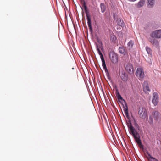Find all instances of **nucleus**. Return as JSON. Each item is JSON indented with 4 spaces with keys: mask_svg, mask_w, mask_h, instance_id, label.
Returning <instances> with one entry per match:
<instances>
[{
    "mask_svg": "<svg viewBox=\"0 0 161 161\" xmlns=\"http://www.w3.org/2000/svg\"><path fill=\"white\" fill-rule=\"evenodd\" d=\"M85 9V10L87 9V7L86 5V4L84 3L83 5L82 6Z\"/></svg>",
    "mask_w": 161,
    "mask_h": 161,
    "instance_id": "nucleus-26",
    "label": "nucleus"
},
{
    "mask_svg": "<svg viewBox=\"0 0 161 161\" xmlns=\"http://www.w3.org/2000/svg\"><path fill=\"white\" fill-rule=\"evenodd\" d=\"M139 114L140 118L142 119H145L147 115V112L144 108H142L141 110L140 109L139 111Z\"/></svg>",
    "mask_w": 161,
    "mask_h": 161,
    "instance_id": "nucleus-8",
    "label": "nucleus"
},
{
    "mask_svg": "<svg viewBox=\"0 0 161 161\" xmlns=\"http://www.w3.org/2000/svg\"><path fill=\"white\" fill-rule=\"evenodd\" d=\"M134 41L132 40L130 41L128 43L127 45L129 49L131 48L134 44Z\"/></svg>",
    "mask_w": 161,
    "mask_h": 161,
    "instance_id": "nucleus-19",
    "label": "nucleus"
},
{
    "mask_svg": "<svg viewBox=\"0 0 161 161\" xmlns=\"http://www.w3.org/2000/svg\"><path fill=\"white\" fill-rule=\"evenodd\" d=\"M146 156L148 161H158L157 159L152 157L148 153H147V155H146Z\"/></svg>",
    "mask_w": 161,
    "mask_h": 161,
    "instance_id": "nucleus-13",
    "label": "nucleus"
},
{
    "mask_svg": "<svg viewBox=\"0 0 161 161\" xmlns=\"http://www.w3.org/2000/svg\"><path fill=\"white\" fill-rule=\"evenodd\" d=\"M102 66H103V68L105 70L106 73L108 74V71L107 69V67H106V65L105 61H102Z\"/></svg>",
    "mask_w": 161,
    "mask_h": 161,
    "instance_id": "nucleus-17",
    "label": "nucleus"
},
{
    "mask_svg": "<svg viewBox=\"0 0 161 161\" xmlns=\"http://www.w3.org/2000/svg\"><path fill=\"white\" fill-rule=\"evenodd\" d=\"M117 22L118 24V25L122 27L124 26V23L123 21V20L120 19H118L117 20Z\"/></svg>",
    "mask_w": 161,
    "mask_h": 161,
    "instance_id": "nucleus-16",
    "label": "nucleus"
},
{
    "mask_svg": "<svg viewBox=\"0 0 161 161\" xmlns=\"http://www.w3.org/2000/svg\"><path fill=\"white\" fill-rule=\"evenodd\" d=\"M81 3L82 4V6L83 5L84 3L86 4V3L84 1V0H81L80 1Z\"/></svg>",
    "mask_w": 161,
    "mask_h": 161,
    "instance_id": "nucleus-28",
    "label": "nucleus"
},
{
    "mask_svg": "<svg viewBox=\"0 0 161 161\" xmlns=\"http://www.w3.org/2000/svg\"><path fill=\"white\" fill-rule=\"evenodd\" d=\"M81 9L83 10V8L81 7Z\"/></svg>",
    "mask_w": 161,
    "mask_h": 161,
    "instance_id": "nucleus-29",
    "label": "nucleus"
},
{
    "mask_svg": "<svg viewBox=\"0 0 161 161\" xmlns=\"http://www.w3.org/2000/svg\"><path fill=\"white\" fill-rule=\"evenodd\" d=\"M152 115L155 120L158 121L161 119V114L158 111H153Z\"/></svg>",
    "mask_w": 161,
    "mask_h": 161,
    "instance_id": "nucleus-10",
    "label": "nucleus"
},
{
    "mask_svg": "<svg viewBox=\"0 0 161 161\" xmlns=\"http://www.w3.org/2000/svg\"><path fill=\"white\" fill-rule=\"evenodd\" d=\"M100 7L101 8V12L103 13L105 11V6L103 3H101L100 4Z\"/></svg>",
    "mask_w": 161,
    "mask_h": 161,
    "instance_id": "nucleus-21",
    "label": "nucleus"
},
{
    "mask_svg": "<svg viewBox=\"0 0 161 161\" xmlns=\"http://www.w3.org/2000/svg\"><path fill=\"white\" fill-rule=\"evenodd\" d=\"M150 42L154 46L156 47H158L159 45V42L156 39H149Z\"/></svg>",
    "mask_w": 161,
    "mask_h": 161,
    "instance_id": "nucleus-11",
    "label": "nucleus"
},
{
    "mask_svg": "<svg viewBox=\"0 0 161 161\" xmlns=\"http://www.w3.org/2000/svg\"><path fill=\"white\" fill-rule=\"evenodd\" d=\"M121 78L122 80L124 81H126L128 79L127 76L125 74H122Z\"/></svg>",
    "mask_w": 161,
    "mask_h": 161,
    "instance_id": "nucleus-18",
    "label": "nucleus"
},
{
    "mask_svg": "<svg viewBox=\"0 0 161 161\" xmlns=\"http://www.w3.org/2000/svg\"><path fill=\"white\" fill-rule=\"evenodd\" d=\"M125 69L130 74H132L134 73L133 66L130 63H128L126 64Z\"/></svg>",
    "mask_w": 161,
    "mask_h": 161,
    "instance_id": "nucleus-6",
    "label": "nucleus"
},
{
    "mask_svg": "<svg viewBox=\"0 0 161 161\" xmlns=\"http://www.w3.org/2000/svg\"><path fill=\"white\" fill-rule=\"evenodd\" d=\"M153 104L155 105H157L158 102V94L155 92L153 93V98L152 100Z\"/></svg>",
    "mask_w": 161,
    "mask_h": 161,
    "instance_id": "nucleus-9",
    "label": "nucleus"
},
{
    "mask_svg": "<svg viewBox=\"0 0 161 161\" xmlns=\"http://www.w3.org/2000/svg\"><path fill=\"white\" fill-rule=\"evenodd\" d=\"M155 0H147V6L150 8L153 7L155 3Z\"/></svg>",
    "mask_w": 161,
    "mask_h": 161,
    "instance_id": "nucleus-14",
    "label": "nucleus"
},
{
    "mask_svg": "<svg viewBox=\"0 0 161 161\" xmlns=\"http://www.w3.org/2000/svg\"><path fill=\"white\" fill-rule=\"evenodd\" d=\"M136 76L140 80H142L144 77L145 75L143 69L141 68H137L136 70Z\"/></svg>",
    "mask_w": 161,
    "mask_h": 161,
    "instance_id": "nucleus-5",
    "label": "nucleus"
},
{
    "mask_svg": "<svg viewBox=\"0 0 161 161\" xmlns=\"http://www.w3.org/2000/svg\"><path fill=\"white\" fill-rule=\"evenodd\" d=\"M148 122L150 124H152L153 123V119L151 116L149 117Z\"/></svg>",
    "mask_w": 161,
    "mask_h": 161,
    "instance_id": "nucleus-24",
    "label": "nucleus"
},
{
    "mask_svg": "<svg viewBox=\"0 0 161 161\" xmlns=\"http://www.w3.org/2000/svg\"><path fill=\"white\" fill-rule=\"evenodd\" d=\"M119 53L121 54H123L125 53V49L124 47H120L119 48Z\"/></svg>",
    "mask_w": 161,
    "mask_h": 161,
    "instance_id": "nucleus-22",
    "label": "nucleus"
},
{
    "mask_svg": "<svg viewBox=\"0 0 161 161\" xmlns=\"http://www.w3.org/2000/svg\"><path fill=\"white\" fill-rule=\"evenodd\" d=\"M85 12L86 14V19L87 20V23L89 28L90 31H92V28L91 26V21L90 15L89 14V12L88 9L85 10Z\"/></svg>",
    "mask_w": 161,
    "mask_h": 161,
    "instance_id": "nucleus-7",
    "label": "nucleus"
},
{
    "mask_svg": "<svg viewBox=\"0 0 161 161\" xmlns=\"http://www.w3.org/2000/svg\"><path fill=\"white\" fill-rule=\"evenodd\" d=\"M110 59L112 62L115 64L118 61V57L117 55L113 52H111L109 54Z\"/></svg>",
    "mask_w": 161,
    "mask_h": 161,
    "instance_id": "nucleus-3",
    "label": "nucleus"
},
{
    "mask_svg": "<svg viewBox=\"0 0 161 161\" xmlns=\"http://www.w3.org/2000/svg\"><path fill=\"white\" fill-rule=\"evenodd\" d=\"M143 90L145 92L148 91H150V89L149 88L148 82L147 81H145L143 84Z\"/></svg>",
    "mask_w": 161,
    "mask_h": 161,
    "instance_id": "nucleus-12",
    "label": "nucleus"
},
{
    "mask_svg": "<svg viewBox=\"0 0 161 161\" xmlns=\"http://www.w3.org/2000/svg\"><path fill=\"white\" fill-rule=\"evenodd\" d=\"M116 94L117 97L118 99L121 102L123 106V108L124 110V112L126 116L128 117L129 116L128 112V107L126 102L124 100L122 97H121L120 94H119L118 90L117 89L116 90Z\"/></svg>",
    "mask_w": 161,
    "mask_h": 161,
    "instance_id": "nucleus-2",
    "label": "nucleus"
},
{
    "mask_svg": "<svg viewBox=\"0 0 161 161\" xmlns=\"http://www.w3.org/2000/svg\"><path fill=\"white\" fill-rule=\"evenodd\" d=\"M145 0H141L137 4V7L140 8L143 6L144 4Z\"/></svg>",
    "mask_w": 161,
    "mask_h": 161,
    "instance_id": "nucleus-15",
    "label": "nucleus"
},
{
    "mask_svg": "<svg viewBox=\"0 0 161 161\" xmlns=\"http://www.w3.org/2000/svg\"><path fill=\"white\" fill-rule=\"evenodd\" d=\"M150 36L153 38L158 39L161 38V30H156L153 31Z\"/></svg>",
    "mask_w": 161,
    "mask_h": 161,
    "instance_id": "nucleus-4",
    "label": "nucleus"
},
{
    "mask_svg": "<svg viewBox=\"0 0 161 161\" xmlns=\"http://www.w3.org/2000/svg\"><path fill=\"white\" fill-rule=\"evenodd\" d=\"M128 127L130 130V133L133 136L136 142L137 143L140 148H143L141 141L140 139V136L138 132L136 130L134 127L130 123L128 125Z\"/></svg>",
    "mask_w": 161,
    "mask_h": 161,
    "instance_id": "nucleus-1",
    "label": "nucleus"
},
{
    "mask_svg": "<svg viewBox=\"0 0 161 161\" xmlns=\"http://www.w3.org/2000/svg\"><path fill=\"white\" fill-rule=\"evenodd\" d=\"M146 49L147 52L148 54H151L152 50L150 48L147 46L146 47Z\"/></svg>",
    "mask_w": 161,
    "mask_h": 161,
    "instance_id": "nucleus-23",
    "label": "nucleus"
},
{
    "mask_svg": "<svg viewBox=\"0 0 161 161\" xmlns=\"http://www.w3.org/2000/svg\"><path fill=\"white\" fill-rule=\"evenodd\" d=\"M111 40L113 42H115L117 41V39L116 36L113 35L111 36Z\"/></svg>",
    "mask_w": 161,
    "mask_h": 161,
    "instance_id": "nucleus-20",
    "label": "nucleus"
},
{
    "mask_svg": "<svg viewBox=\"0 0 161 161\" xmlns=\"http://www.w3.org/2000/svg\"><path fill=\"white\" fill-rule=\"evenodd\" d=\"M83 13H84V12H83V13H82V14H83Z\"/></svg>",
    "mask_w": 161,
    "mask_h": 161,
    "instance_id": "nucleus-30",
    "label": "nucleus"
},
{
    "mask_svg": "<svg viewBox=\"0 0 161 161\" xmlns=\"http://www.w3.org/2000/svg\"><path fill=\"white\" fill-rule=\"evenodd\" d=\"M97 52H98V54H99L100 56H101V55H102L103 54L100 51L99 49V48L98 47V46L97 45Z\"/></svg>",
    "mask_w": 161,
    "mask_h": 161,
    "instance_id": "nucleus-25",
    "label": "nucleus"
},
{
    "mask_svg": "<svg viewBox=\"0 0 161 161\" xmlns=\"http://www.w3.org/2000/svg\"><path fill=\"white\" fill-rule=\"evenodd\" d=\"M100 57L101 59L102 60V61H105V60L104 59V58H103V55H101V56H100Z\"/></svg>",
    "mask_w": 161,
    "mask_h": 161,
    "instance_id": "nucleus-27",
    "label": "nucleus"
}]
</instances>
